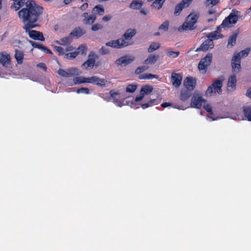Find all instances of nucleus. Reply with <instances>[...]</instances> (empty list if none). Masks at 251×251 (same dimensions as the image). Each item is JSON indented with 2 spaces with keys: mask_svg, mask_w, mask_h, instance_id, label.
I'll list each match as a JSON object with an SVG mask.
<instances>
[{
  "mask_svg": "<svg viewBox=\"0 0 251 251\" xmlns=\"http://www.w3.org/2000/svg\"><path fill=\"white\" fill-rule=\"evenodd\" d=\"M25 4L26 8H22L18 13L19 17L24 24L22 27L30 38L44 41L45 38L42 32L32 30L39 26L43 8L37 5L33 0H27Z\"/></svg>",
  "mask_w": 251,
  "mask_h": 251,
  "instance_id": "1",
  "label": "nucleus"
},
{
  "mask_svg": "<svg viewBox=\"0 0 251 251\" xmlns=\"http://www.w3.org/2000/svg\"><path fill=\"white\" fill-rule=\"evenodd\" d=\"M251 50L249 48H246L238 53H234L231 59L232 71L238 74L241 71V59L247 56Z\"/></svg>",
  "mask_w": 251,
  "mask_h": 251,
  "instance_id": "2",
  "label": "nucleus"
},
{
  "mask_svg": "<svg viewBox=\"0 0 251 251\" xmlns=\"http://www.w3.org/2000/svg\"><path fill=\"white\" fill-rule=\"evenodd\" d=\"M199 15L196 13H191L187 17L186 21L183 24L178 28L179 31H182L183 30H192L194 29V25L197 23Z\"/></svg>",
  "mask_w": 251,
  "mask_h": 251,
  "instance_id": "3",
  "label": "nucleus"
},
{
  "mask_svg": "<svg viewBox=\"0 0 251 251\" xmlns=\"http://www.w3.org/2000/svg\"><path fill=\"white\" fill-rule=\"evenodd\" d=\"M240 12L235 9H232L231 12L222 22L221 26L222 28L228 27L230 24H235L238 21V19L241 16Z\"/></svg>",
  "mask_w": 251,
  "mask_h": 251,
  "instance_id": "4",
  "label": "nucleus"
},
{
  "mask_svg": "<svg viewBox=\"0 0 251 251\" xmlns=\"http://www.w3.org/2000/svg\"><path fill=\"white\" fill-rule=\"evenodd\" d=\"M223 86L222 81L217 79L210 85L205 92V95L206 97H211L217 93L219 94L222 93V87Z\"/></svg>",
  "mask_w": 251,
  "mask_h": 251,
  "instance_id": "5",
  "label": "nucleus"
},
{
  "mask_svg": "<svg viewBox=\"0 0 251 251\" xmlns=\"http://www.w3.org/2000/svg\"><path fill=\"white\" fill-rule=\"evenodd\" d=\"M212 56V53H208L204 58L201 59L198 65V68L200 71H202L203 73L206 72L207 67L211 63Z\"/></svg>",
  "mask_w": 251,
  "mask_h": 251,
  "instance_id": "6",
  "label": "nucleus"
},
{
  "mask_svg": "<svg viewBox=\"0 0 251 251\" xmlns=\"http://www.w3.org/2000/svg\"><path fill=\"white\" fill-rule=\"evenodd\" d=\"M57 74L61 76L64 77H70L75 75H78L81 74L78 69L76 68H71L67 70L59 69L57 71Z\"/></svg>",
  "mask_w": 251,
  "mask_h": 251,
  "instance_id": "7",
  "label": "nucleus"
},
{
  "mask_svg": "<svg viewBox=\"0 0 251 251\" xmlns=\"http://www.w3.org/2000/svg\"><path fill=\"white\" fill-rule=\"evenodd\" d=\"M105 45L107 46L113 48L121 49L128 46L129 44L127 41H125L124 39H119L108 42L105 44Z\"/></svg>",
  "mask_w": 251,
  "mask_h": 251,
  "instance_id": "8",
  "label": "nucleus"
},
{
  "mask_svg": "<svg viewBox=\"0 0 251 251\" xmlns=\"http://www.w3.org/2000/svg\"><path fill=\"white\" fill-rule=\"evenodd\" d=\"M206 100L201 96H199V94H194L191 99V106L194 108H200L202 104H204Z\"/></svg>",
  "mask_w": 251,
  "mask_h": 251,
  "instance_id": "9",
  "label": "nucleus"
},
{
  "mask_svg": "<svg viewBox=\"0 0 251 251\" xmlns=\"http://www.w3.org/2000/svg\"><path fill=\"white\" fill-rule=\"evenodd\" d=\"M98 58V55L93 51L90 52L88 59L82 64V67L87 69L88 67L92 68L95 64L96 60Z\"/></svg>",
  "mask_w": 251,
  "mask_h": 251,
  "instance_id": "10",
  "label": "nucleus"
},
{
  "mask_svg": "<svg viewBox=\"0 0 251 251\" xmlns=\"http://www.w3.org/2000/svg\"><path fill=\"white\" fill-rule=\"evenodd\" d=\"M107 81L103 78H100L97 76L88 77L87 83L96 84L99 87H105Z\"/></svg>",
  "mask_w": 251,
  "mask_h": 251,
  "instance_id": "11",
  "label": "nucleus"
},
{
  "mask_svg": "<svg viewBox=\"0 0 251 251\" xmlns=\"http://www.w3.org/2000/svg\"><path fill=\"white\" fill-rule=\"evenodd\" d=\"M134 59L135 57L133 56L125 55L117 59L116 61V63L118 65H121L123 64L125 66H126L130 64L134 60Z\"/></svg>",
  "mask_w": 251,
  "mask_h": 251,
  "instance_id": "12",
  "label": "nucleus"
},
{
  "mask_svg": "<svg viewBox=\"0 0 251 251\" xmlns=\"http://www.w3.org/2000/svg\"><path fill=\"white\" fill-rule=\"evenodd\" d=\"M196 84V79L192 77H187L184 81L183 85L186 88L185 89L192 91L193 90Z\"/></svg>",
  "mask_w": 251,
  "mask_h": 251,
  "instance_id": "13",
  "label": "nucleus"
},
{
  "mask_svg": "<svg viewBox=\"0 0 251 251\" xmlns=\"http://www.w3.org/2000/svg\"><path fill=\"white\" fill-rule=\"evenodd\" d=\"M214 43L212 39H208L205 40L203 43L201 45V46L198 48L196 50V51L202 50L204 51H206L208 50L209 49H213L214 47Z\"/></svg>",
  "mask_w": 251,
  "mask_h": 251,
  "instance_id": "14",
  "label": "nucleus"
},
{
  "mask_svg": "<svg viewBox=\"0 0 251 251\" xmlns=\"http://www.w3.org/2000/svg\"><path fill=\"white\" fill-rule=\"evenodd\" d=\"M182 76L180 74L172 73L171 75V81L173 85L175 87H178L181 84Z\"/></svg>",
  "mask_w": 251,
  "mask_h": 251,
  "instance_id": "15",
  "label": "nucleus"
},
{
  "mask_svg": "<svg viewBox=\"0 0 251 251\" xmlns=\"http://www.w3.org/2000/svg\"><path fill=\"white\" fill-rule=\"evenodd\" d=\"M81 17L83 18L82 22L85 25H92L96 19L95 15L92 14L89 15L88 13L86 12L83 13Z\"/></svg>",
  "mask_w": 251,
  "mask_h": 251,
  "instance_id": "16",
  "label": "nucleus"
},
{
  "mask_svg": "<svg viewBox=\"0 0 251 251\" xmlns=\"http://www.w3.org/2000/svg\"><path fill=\"white\" fill-rule=\"evenodd\" d=\"M233 75H231L230 77L228 78L227 82V90L229 91H232L235 89L236 86V75L237 74H234V73Z\"/></svg>",
  "mask_w": 251,
  "mask_h": 251,
  "instance_id": "17",
  "label": "nucleus"
},
{
  "mask_svg": "<svg viewBox=\"0 0 251 251\" xmlns=\"http://www.w3.org/2000/svg\"><path fill=\"white\" fill-rule=\"evenodd\" d=\"M85 33V31L82 28L78 26L75 27L71 33L70 36L78 38Z\"/></svg>",
  "mask_w": 251,
  "mask_h": 251,
  "instance_id": "18",
  "label": "nucleus"
},
{
  "mask_svg": "<svg viewBox=\"0 0 251 251\" xmlns=\"http://www.w3.org/2000/svg\"><path fill=\"white\" fill-rule=\"evenodd\" d=\"M10 56L9 54L2 52L0 53V62L3 66H7L10 61Z\"/></svg>",
  "mask_w": 251,
  "mask_h": 251,
  "instance_id": "19",
  "label": "nucleus"
},
{
  "mask_svg": "<svg viewBox=\"0 0 251 251\" xmlns=\"http://www.w3.org/2000/svg\"><path fill=\"white\" fill-rule=\"evenodd\" d=\"M136 34V30L135 29L129 28L128 29L125 33L123 35L124 40H130Z\"/></svg>",
  "mask_w": 251,
  "mask_h": 251,
  "instance_id": "20",
  "label": "nucleus"
},
{
  "mask_svg": "<svg viewBox=\"0 0 251 251\" xmlns=\"http://www.w3.org/2000/svg\"><path fill=\"white\" fill-rule=\"evenodd\" d=\"M191 91L187 89H182L180 94V100L185 101L188 100L192 95Z\"/></svg>",
  "mask_w": 251,
  "mask_h": 251,
  "instance_id": "21",
  "label": "nucleus"
},
{
  "mask_svg": "<svg viewBox=\"0 0 251 251\" xmlns=\"http://www.w3.org/2000/svg\"><path fill=\"white\" fill-rule=\"evenodd\" d=\"M159 58L158 55L150 54L144 61V64H154Z\"/></svg>",
  "mask_w": 251,
  "mask_h": 251,
  "instance_id": "22",
  "label": "nucleus"
},
{
  "mask_svg": "<svg viewBox=\"0 0 251 251\" xmlns=\"http://www.w3.org/2000/svg\"><path fill=\"white\" fill-rule=\"evenodd\" d=\"M188 7V6L185 3H183V1H181L176 6L174 10V15L176 16H178L184 8Z\"/></svg>",
  "mask_w": 251,
  "mask_h": 251,
  "instance_id": "23",
  "label": "nucleus"
},
{
  "mask_svg": "<svg viewBox=\"0 0 251 251\" xmlns=\"http://www.w3.org/2000/svg\"><path fill=\"white\" fill-rule=\"evenodd\" d=\"M143 4L142 0H134L130 4L129 7L130 8L135 10L140 9Z\"/></svg>",
  "mask_w": 251,
  "mask_h": 251,
  "instance_id": "24",
  "label": "nucleus"
},
{
  "mask_svg": "<svg viewBox=\"0 0 251 251\" xmlns=\"http://www.w3.org/2000/svg\"><path fill=\"white\" fill-rule=\"evenodd\" d=\"M29 42L30 43V44H31V45L34 48L40 49L42 50H43L44 52H47V53H50L51 54L52 53V52L49 49L47 48L46 47L42 46L41 44H40L38 43L34 42L31 40H29Z\"/></svg>",
  "mask_w": 251,
  "mask_h": 251,
  "instance_id": "25",
  "label": "nucleus"
},
{
  "mask_svg": "<svg viewBox=\"0 0 251 251\" xmlns=\"http://www.w3.org/2000/svg\"><path fill=\"white\" fill-rule=\"evenodd\" d=\"M92 12L93 14H98L99 15H103L104 13V10L101 5H98L95 6L92 9Z\"/></svg>",
  "mask_w": 251,
  "mask_h": 251,
  "instance_id": "26",
  "label": "nucleus"
},
{
  "mask_svg": "<svg viewBox=\"0 0 251 251\" xmlns=\"http://www.w3.org/2000/svg\"><path fill=\"white\" fill-rule=\"evenodd\" d=\"M237 35V33H234L229 37L227 47H230L231 48L236 44Z\"/></svg>",
  "mask_w": 251,
  "mask_h": 251,
  "instance_id": "27",
  "label": "nucleus"
},
{
  "mask_svg": "<svg viewBox=\"0 0 251 251\" xmlns=\"http://www.w3.org/2000/svg\"><path fill=\"white\" fill-rule=\"evenodd\" d=\"M15 57L18 64H21L23 62V59L24 58V53L22 51L16 50L15 53Z\"/></svg>",
  "mask_w": 251,
  "mask_h": 251,
  "instance_id": "28",
  "label": "nucleus"
},
{
  "mask_svg": "<svg viewBox=\"0 0 251 251\" xmlns=\"http://www.w3.org/2000/svg\"><path fill=\"white\" fill-rule=\"evenodd\" d=\"M152 87L150 86L145 85L141 88L140 94L143 96L150 94L152 91Z\"/></svg>",
  "mask_w": 251,
  "mask_h": 251,
  "instance_id": "29",
  "label": "nucleus"
},
{
  "mask_svg": "<svg viewBox=\"0 0 251 251\" xmlns=\"http://www.w3.org/2000/svg\"><path fill=\"white\" fill-rule=\"evenodd\" d=\"M26 4L25 0H16L15 3L12 5L11 7L14 8L15 10H18L21 6H23L24 4ZM26 5V4H25Z\"/></svg>",
  "mask_w": 251,
  "mask_h": 251,
  "instance_id": "30",
  "label": "nucleus"
},
{
  "mask_svg": "<svg viewBox=\"0 0 251 251\" xmlns=\"http://www.w3.org/2000/svg\"><path fill=\"white\" fill-rule=\"evenodd\" d=\"M243 113L248 120L251 121V107L247 106L244 107Z\"/></svg>",
  "mask_w": 251,
  "mask_h": 251,
  "instance_id": "31",
  "label": "nucleus"
},
{
  "mask_svg": "<svg viewBox=\"0 0 251 251\" xmlns=\"http://www.w3.org/2000/svg\"><path fill=\"white\" fill-rule=\"evenodd\" d=\"M61 46H68L72 42V37L70 36L65 37L61 39Z\"/></svg>",
  "mask_w": 251,
  "mask_h": 251,
  "instance_id": "32",
  "label": "nucleus"
},
{
  "mask_svg": "<svg viewBox=\"0 0 251 251\" xmlns=\"http://www.w3.org/2000/svg\"><path fill=\"white\" fill-rule=\"evenodd\" d=\"M160 44L158 43L153 42L152 43L148 48V51L149 52L151 53L157 50L160 48Z\"/></svg>",
  "mask_w": 251,
  "mask_h": 251,
  "instance_id": "33",
  "label": "nucleus"
},
{
  "mask_svg": "<svg viewBox=\"0 0 251 251\" xmlns=\"http://www.w3.org/2000/svg\"><path fill=\"white\" fill-rule=\"evenodd\" d=\"M166 0H155L151 4V7H154L158 10L160 9Z\"/></svg>",
  "mask_w": 251,
  "mask_h": 251,
  "instance_id": "34",
  "label": "nucleus"
},
{
  "mask_svg": "<svg viewBox=\"0 0 251 251\" xmlns=\"http://www.w3.org/2000/svg\"><path fill=\"white\" fill-rule=\"evenodd\" d=\"M87 79L88 77H84L83 76L75 77L74 78L73 81L75 84L87 83Z\"/></svg>",
  "mask_w": 251,
  "mask_h": 251,
  "instance_id": "35",
  "label": "nucleus"
},
{
  "mask_svg": "<svg viewBox=\"0 0 251 251\" xmlns=\"http://www.w3.org/2000/svg\"><path fill=\"white\" fill-rule=\"evenodd\" d=\"M157 77H158V76L157 75H152L151 74H143V75H141L139 76V78L140 79H151V78H157Z\"/></svg>",
  "mask_w": 251,
  "mask_h": 251,
  "instance_id": "36",
  "label": "nucleus"
},
{
  "mask_svg": "<svg viewBox=\"0 0 251 251\" xmlns=\"http://www.w3.org/2000/svg\"><path fill=\"white\" fill-rule=\"evenodd\" d=\"M207 37L208 38V39L212 38L214 39H217L220 38H222L223 35L221 34H218L216 32L214 31L208 34L207 35Z\"/></svg>",
  "mask_w": 251,
  "mask_h": 251,
  "instance_id": "37",
  "label": "nucleus"
},
{
  "mask_svg": "<svg viewBox=\"0 0 251 251\" xmlns=\"http://www.w3.org/2000/svg\"><path fill=\"white\" fill-rule=\"evenodd\" d=\"M219 2V0H207L204 2V4L207 7H212Z\"/></svg>",
  "mask_w": 251,
  "mask_h": 251,
  "instance_id": "38",
  "label": "nucleus"
},
{
  "mask_svg": "<svg viewBox=\"0 0 251 251\" xmlns=\"http://www.w3.org/2000/svg\"><path fill=\"white\" fill-rule=\"evenodd\" d=\"M78 55V52H73L68 53L65 54V58L69 59H73L75 58Z\"/></svg>",
  "mask_w": 251,
  "mask_h": 251,
  "instance_id": "39",
  "label": "nucleus"
},
{
  "mask_svg": "<svg viewBox=\"0 0 251 251\" xmlns=\"http://www.w3.org/2000/svg\"><path fill=\"white\" fill-rule=\"evenodd\" d=\"M148 68H149V67L147 66H142L141 67H139L136 69V70L135 71V74H137V75L140 74L141 73L148 70Z\"/></svg>",
  "mask_w": 251,
  "mask_h": 251,
  "instance_id": "40",
  "label": "nucleus"
},
{
  "mask_svg": "<svg viewBox=\"0 0 251 251\" xmlns=\"http://www.w3.org/2000/svg\"><path fill=\"white\" fill-rule=\"evenodd\" d=\"M166 53H167V55L169 57L176 58V57H177L179 55V51H173L167 50Z\"/></svg>",
  "mask_w": 251,
  "mask_h": 251,
  "instance_id": "41",
  "label": "nucleus"
},
{
  "mask_svg": "<svg viewBox=\"0 0 251 251\" xmlns=\"http://www.w3.org/2000/svg\"><path fill=\"white\" fill-rule=\"evenodd\" d=\"M137 86L133 84H129L126 88V92L133 93L136 89Z\"/></svg>",
  "mask_w": 251,
  "mask_h": 251,
  "instance_id": "42",
  "label": "nucleus"
},
{
  "mask_svg": "<svg viewBox=\"0 0 251 251\" xmlns=\"http://www.w3.org/2000/svg\"><path fill=\"white\" fill-rule=\"evenodd\" d=\"M86 47L85 46L81 45L76 49L75 51L78 52V54L79 53L84 54L86 53Z\"/></svg>",
  "mask_w": 251,
  "mask_h": 251,
  "instance_id": "43",
  "label": "nucleus"
},
{
  "mask_svg": "<svg viewBox=\"0 0 251 251\" xmlns=\"http://www.w3.org/2000/svg\"><path fill=\"white\" fill-rule=\"evenodd\" d=\"M169 23L168 21H165L159 27V30H163L165 31L168 30Z\"/></svg>",
  "mask_w": 251,
  "mask_h": 251,
  "instance_id": "44",
  "label": "nucleus"
},
{
  "mask_svg": "<svg viewBox=\"0 0 251 251\" xmlns=\"http://www.w3.org/2000/svg\"><path fill=\"white\" fill-rule=\"evenodd\" d=\"M103 28V25L100 24H96L93 25L91 26V30L93 31H96L99 30Z\"/></svg>",
  "mask_w": 251,
  "mask_h": 251,
  "instance_id": "45",
  "label": "nucleus"
},
{
  "mask_svg": "<svg viewBox=\"0 0 251 251\" xmlns=\"http://www.w3.org/2000/svg\"><path fill=\"white\" fill-rule=\"evenodd\" d=\"M99 52L102 55H105L109 53V50L108 48L103 46L99 50Z\"/></svg>",
  "mask_w": 251,
  "mask_h": 251,
  "instance_id": "46",
  "label": "nucleus"
},
{
  "mask_svg": "<svg viewBox=\"0 0 251 251\" xmlns=\"http://www.w3.org/2000/svg\"><path fill=\"white\" fill-rule=\"evenodd\" d=\"M55 50L58 52L59 55H62L65 54V50L61 47H55Z\"/></svg>",
  "mask_w": 251,
  "mask_h": 251,
  "instance_id": "47",
  "label": "nucleus"
},
{
  "mask_svg": "<svg viewBox=\"0 0 251 251\" xmlns=\"http://www.w3.org/2000/svg\"><path fill=\"white\" fill-rule=\"evenodd\" d=\"M155 101V99L151 100L149 102L142 104L141 106L143 109H145L154 103Z\"/></svg>",
  "mask_w": 251,
  "mask_h": 251,
  "instance_id": "48",
  "label": "nucleus"
},
{
  "mask_svg": "<svg viewBox=\"0 0 251 251\" xmlns=\"http://www.w3.org/2000/svg\"><path fill=\"white\" fill-rule=\"evenodd\" d=\"M76 92L77 93H85V94H88L89 92V90L87 88H81L80 89H78Z\"/></svg>",
  "mask_w": 251,
  "mask_h": 251,
  "instance_id": "49",
  "label": "nucleus"
},
{
  "mask_svg": "<svg viewBox=\"0 0 251 251\" xmlns=\"http://www.w3.org/2000/svg\"><path fill=\"white\" fill-rule=\"evenodd\" d=\"M203 108L208 113H210L211 115L213 114L212 107L209 104H206L205 105H203Z\"/></svg>",
  "mask_w": 251,
  "mask_h": 251,
  "instance_id": "50",
  "label": "nucleus"
},
{
  "mask_svg": "<svg viewBox=\"0 0 251 251\" xmlns=\"http://www.w3.org/2000/svg\"><path fill=\"white\" fill-rule=\"evenodd\" d=\"M113 102L118 106L121 107L123 105V101L121 100H119L118 99H113Z\"/></svg>",
  "mask_w": 251,
  "mask_h": 251,
  "instance_id": "51",
  "label": "nucleus"
},
{
  "mask_svg": "<svg viewBox=\"0 0 251 251\" xmlns=\"http://www.w3.org/2000/svg\"><path fill=\"white\" fill-rule=\"evenodd\" d=\"M37 67L41 68L44 71H46L47 70V67L46 66L45 64L43 63H40L37 65Z\"/></svg>",
  "mask_w": 251,
  "mask_h": 251,
  "instance_id": "52",
  "label": "nucleus"
},
{
  "mask_svg": "<svg viewBox=\"0 0 251 251\" xmlns=\"http://www.w3.org/2000/svg\"><path fill=\"white\" fill-rule=\"evenodd\" d=\"M110 94L111 97L113 98V99H116L117 95H118L117 92H115L113 91H110Z\"/></svg>",
  "mask_w": 251,
  "mask_h": 251,
  "instance_id": "53",
  "label": "nucleus"
},
{
  "mask_svg": "<svg viewBox=\"0 0 251 251\" xmlns=\"http://www.w3.org/2000/svg\"><path fill=\"white\" fill-rule=\"evenodd\" d=\"M88 4L87 3H84V4H83L80 7V9L81 10H85L86 9H87L88 8Z\"/></svg>",
  "mask_w": 251,
  "mask_h": 251,
  "instance_id": "54",
  "label": "nucleus"
},
{
  "mask_svg": "<svg viewBox=\"0 0 251 251\" xmlns=\"http://www.w3.org/2000/svg\"><path fill=\"white\" fill-rule=\"evenodd\" d=\"M112 17L111 16H105L104 17H103L102 18V20L104 21H106V22H107V21H109L111 20Z\"/></svg>",
  "mask_w": 251,
  "mask_h": 251,
  "instance_id": "55",
  "label": "nucleus"
},
{
  "mask_svg": "<svg viewBox=\"0 0 251 251\" xmlns=\"http://www.w3.org/2000/svg\"><path fill=\"white\" fill-rule=\"evenodd\" d=\"M246 95L251 99V87L247 90Z\"/></svg>",
  "mask_w": 251,
  "mask_h": 251,
  "instance_id": "56",
  "label": "nucleus"
},
{
  "mask_svg": "<svg viewBox=\"0 0 251 251\" xmlns=\"http://www.w3.org/2000/svg\"><path fill=\"white\" fill-rule=\"evenodd\" d=\"M144 97V96L140 94V95L139 96H137L136 97V98L135 99V101L137 102V101H139L143 100Z\"/></svg>",
  "mask_w": 251,
  "mask_h": 251,
  "instance_id": "57",
  "label": "nucleus"
},
{
  "mask_svg": "<svg viewBox=\"0 0 251 251\" xmlns=\"http://www.w3.org/2000/svg\"><path fill=\"white\" fill-rule=\"evenodd\" d=\"M192 0H182V1H183V3H184L189 6Z\"/></svg>",
  "mask_w": 251,
  "mask_h": 251,
  "instance_id": "58",
  "label": "nucleus"
},
{
  "mask_svg": "<svg viewBox=\"0 0 251 251\" xmlns=\"http://www.w3.org/2000/svg\"><path fill=\"white\" fill-rule=\"evenodd\" d=\"M171 105V103L169 102H164L161 104L162 107H167Z\"/></svg>",
  "mask_w": 251,
  "mask_h": 251,
  "instance_id": "59",
  "label": "nucleus"
},
{
  "mask_svg": "<svg viewBox=\"0 0 251 251\" xmlns=\"http://www.w3.org/2000/svg\"><path fill=\"white\" fill-rule=\"evenodd\" d=\"M74 49V48L71 46H68L66 47L65 51H72Z\"/></svg>",
  "mask_w": 251,
  "mask_h": 251,
  "instance_id": "60",
  "label": "nucleus"
},
{
  "mask_svg": "<svg viewBox=\"0 0 251 251\" xmlns=\"http://www.w3.org/2000/svg\"><path fill=\"white\" fill-rule=\"evenodd\" d=\"M140 12L142 14H143L144 15H146L147 14V12L144 8H142L140 10Z\"/></svg>",
  "mask_w": 251,
  "mask_h": 251,
  "instance_id": "61",
  "label": "nucleus"
},
{
  "mask_svg": "<svg viewBox=\"0 0 251 251\" xmlns=\"http://www.w3.org/2000/svg\"><path fill=\"white\" fill-rule=\"evenodd\" d=\"M221 27H222L221 25L218 26L217 28V30L215 31V32H216L218 34H220V32H221Z\"/></svg>",
  "mask_w": 251,
  "mask_h": 251,
  "instance_id": "62",
  "label": "nucleus"
},
{
  "mask_svg": "<svg viewBox=\"0 0 251 251\" xmlns=\"http://www.w3.org/2000/svg\"><path fill=\"white\" fill-rule=\"evenodd\" d=\"M72 0H64V2L66 4H69L70 1H71Z\"/></svg>",
  "mask_w": 251,
  "mask_h": 251,
  "instance_id": "63",
  "label": "nucleus"
},
{
  "mask_svg": "<svg viewBox=\"0 0 251 251\" xmlns=\"http://www.w3.org/2000/svg\"><path fill=\"white\" fill-rule=\"evenodd\" d=\"M55 42L58 44V45H61V39L60 40V41H55Z\"/></svg>",
  "mask_w": 251,
  "mask_h": 251,
  "instance_id": "64",
  "label": "nucleus"
}]
</instances>
